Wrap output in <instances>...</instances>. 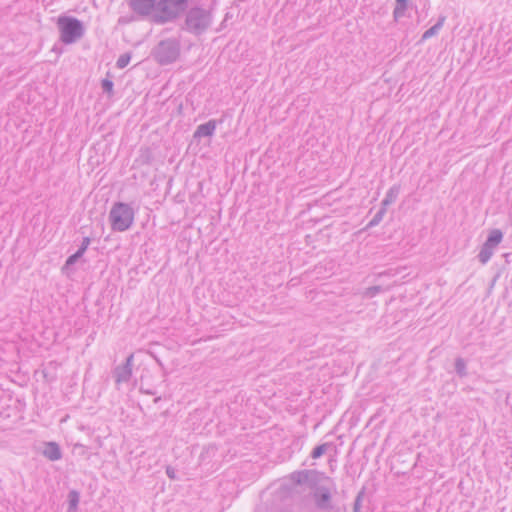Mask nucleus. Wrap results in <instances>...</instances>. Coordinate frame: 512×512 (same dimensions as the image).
<instances>
[{
    "instance_id": "8",
    "label": "nucleus",
    "mask_w": 512,
    "mask_h": 512,
    "mask_svg": "<svg viewBox=\"0 0 512 512\" xmlns=\"http://www.w3.org/2000/svg\"><path fill=\"white\" fill-rule=\"evenodd\" d=\"M315 505L318 509L327 510L331 508L332 494L328 487L319 486L313 494Z\"/></svg>"
},
{
    "instance_id": "21",
    "label": "nucleus",
    "mask_w": 512,
    "mask_h": 512,
    "mask_svg": "<svg viewBox=\"0 0 512 512\" xmlns=\"http://www.w3.org/2000/svg\"><path fill=\"white\" fill-rule=\"evenodd\" d=\"M73 453L80 456V457H83L85 459H89L90 458V454L88 453V448L86 446H84L83 444H80V443H76L74 444L73 446Z\"/></svg>"
},
{
    "instance_id": "15",
    "label": "nucleus",
    "mask_w": 512,
    "mask_h": 512,
    "mask_svg": "<svg viewBox=\"0 0 512 512\" xmlns=\"http://www.w3.org/2000/svg\"><path fill=\"white\" fill-rule=\"evenodd\" d=\"M502 238H503L502 232L498 229H494L488 235L485 243L495 249L499 245V243L502 241Z\"/></svg>"
},
{
    "instance_id": "10",
    "label": "nucleus",
    "mask_w": 512,
    "mask_h": 512,
    "mask_svg": "<svg viewBox=\"0 0 512 512\" xmlns=\"http://www.w3.org/2000/svg\"><path fill=\"white\" fill-rule=\"evenodd\" d=\"M216 130V121L215 120H209L206 123L200 124L194 134L193 137L195 139H200L202 137H211Z\"/></svg>"
},
{
    "instance_id": "3",
    "label": "nucleus",
    "mask_w": 512,
    "mask_h": 512,
    "mask_svg": "<svg viewBox=\"0 0 512 512\" xmlns=\"http://www.w3.org/2000/svg\"><path fill=\"white\" fill-rule=\"evenodd\" d=\"M180 53L181 44L177 38L163 39L151 51L154 60L162 66L176 62Z\"/></svg>"
},
{
    "instance_id": "4",
    "label": "nucleus",
    "mask_w": 512,
    "mask_h": 512,
    "mask_svg": "<svg viewBox=\"0 0 512 512\" xmlns=\"http://www.w3.org/2000/svg\"><path fill=\"white\" fill-rule=\"evenodd\" d=\"M188 0H159L153 21L157 24H165L178 18L186 11Z\"/></svg>"
},
{
    "instance_id": "16",
    "label": "nucleus",
    "mask_w": 512,
    "mask_h": 512,
    "mask_svg": "<svg viewBox=\"0 0 512 512\" xmlns=\"http://www.w3.org/2000/svg\"><path fill=\"white\" fill-rule=\"evenodd\" d=\"M80 501V494L76 490H71L68 494V509L67 512H76Z\"/></svg>"
},
{
    "instance_id": "25",
    "label": "nucleus",
    "mask_w": 512,
    "mask_h": 512,
    "mask_svg": "<svg viewBox=\"0 0 512 512\" xmlns=\"http://www.w3.org/2000/svg\"><path fill=\"white\" fill-rule=\"evenodd\" d=\"M101 87H102V90L104 93H107L108 95L113 94L114 84H113L112 80L107 79V78L103 79L101 81Z\"/></svg>"
},
{
    "instance_id": "20",
    "label": "nucleus",
    "mask_w": 512,
    "mask_h": 512,
    "mask_svg": "<svg viewBox=\"0 0 512 512\" xmlns=\"http://www.w3.org/2000/svg\"><path fill=\"white\" fill-rule=\"evenodd\" d=\"M330 445L331 443H323L321 445L316 446L311 452V457L313 459L320 458L322 455L326 453Z\"/></svg>"
},
{
    "instance_id": "30",
    "label": "nucleus",
    "mask_w": 512,
    "mask_h": 512,
    "mask_svg": "<svg viewBox=\"0 0 512 512\" xmlns=\"http://www.w3.org/2000/svg\"><path fill=\"white\" fill-rule=\"evenodd\" d=\"M74 254L78 259H80L83 256L84 252L82 251V249L78 248V250Z\"/></svg>"
},
{
    "instance_id": "14",
    "label": "nucleus",
    "mask_w": 512,
    "mask_h": 512,
    "mask_svg": "<svg viewBox=\"0 0 512 512\" xmlns=\"http://www.w3.org/2000/svg\"><path fill=\"white\" fill-rule=\"evenodd\" d=\"M315 475H310L308 477V481H307V484L309 485L310 488L312 489H315L318 486L319 482L322 481V480H330V478L328 476H326L323 472H320L318 470H312Z\"/></svg>"
},
{
    "instance_id": "29",
    "label": "nucleus",
    "mask_w": 512,
    "mask_h": 512,
    "mask_svg": "<svg viewBox=\"0 0 512 512\" xmlns=\"http://www.w3.org/2000/svg\"><path fill=\"white\" fill-rule=\"evenodd\" d=\"M360 499H361V494H359L356 497V500H355V503H354V508H353L354 512H359Z\"/></svg>"
},
{
    "instance_id": "19",
    "label": "nucleus",
    "mask_w": 512,
    "mask_h": 512,
    "mask_svg": "<svg viewBox=\"0 0 512 512\" xmlns=\"http://www.w3.org/2000/svg\"><path fill=\"white\" fill-rule=\"evenodd\" d=\"M387 209L383 206L376 212V214L373 216V218L369 221L367 228H371L374 226H377L383 219L384 215L386 214Z\"/></svg>"
},
{
    "instance_id": "7",
    "label": "nucleus",
    "mask_w": 512,
    "mask_h": 512,
    "mask_svg": "<svg viewBox=\"0 0 512 512\" xmlns=\"http://www.w3.org/2000/svg\"><path fill=\"white\" fill-rule=\"evenodd\" d=\"M157 0H129L128 4L132 11L139 16H150L156 13Z\"/></svg>"
},
{
    "instance_id": "12",
    "label": "nucleus",
    "mask_w": 512,
    "mask_h": 512,
    "mask_svg": "<svg viewBox=\"0 0 512 512\" xmlns=\"http://www.w3.org/2000/svg\"><path fill=\"white\" fill-rule=\"evenodd\" d=\"M310 475H315V473L312 470H301L293 472L290 478L295 484L303 485L307 484Z\"/></svg>"
},
{
    "instance_id": "11",
    "label": "nucleus",
    "mask_w": 512,
    "mask_h": 512,
    "mask_svg": "<svg viewBox=\"0 0 512 512\" xmlns=\"http://www.w3.org/2000/svg\"><path fill=\"white\" fill-rule=\"evenodd\" d=\"M400 193V186L399 185H393L386 193L384 199L381 202V206L387 207L394 203Z\"/></svg>"
},
{
    "instance_id": "26",
    "label": "nucleus",
    "mask_w": 512,
    "mask_h": 512,
    "mask_svg": "<svg viewBox=\"0 0 512 512\" xmlns=\"http://www.w3.org/2000/svg\"><path fill=\"white\" fill-rule=\"evenodd\" d=\"M90 243H91L90 237L89 236L84 237L79 249H82V251L85 253L88 246L90 245Z\"/></svg>"
},
{
    "instance_id": "23",
    "label": "nucleus",
    "mask_w": 512,
    "mask_h": 512,
    "mask_svg": "<svg viewBox=\"0 0 512 512\" xmlns=\"http://www.w3.org/2000/svg\"><path fill=\"white\" fill-rule=\"evenodd\" d=\"M131 60V54L130 53H124L119 56L116 62V67L119 69L125 68Z\"/></svg>"
},
{
    "instance_id": "27",
    "label": "nucleus",
    "mask_w": 512,
    "mask_h": 512,
    "mask_svg": "<svg viewBox=\"0 0 512 512\" xmlns=\"http://www.w3.org/2000/svg\"><path fill=\"white\" fill-rule=\"evenodd\" d=\"M166 475L172 479V480H175L177 477H176V471L173 467L171 466H167L166 467Z\"/></svg>"
},
{
    "instance_id": "17",
    "label": "nucleus",
    "mask_w": 512,
    "mask_h": 512,
    "mask_svg": "<svg viewBox=\"0 0 512 512\" xmlns=\"http://www.w3.org/2000/svg\"><path fill=\"white\" fill-rule=\"evenodd\" d=\"M494 253V248L487 245L485 242L481 247V250L478 254V259L482 264H486Z\"/></svg>"
},
{
    "instance_id": "5",
    "label": "nucleus",
    "mask_w": 512,
    "mask_h": 512,
    "mask_svg": "<svg viewBox=\"0 0 512 512\" xmlns=\"http://www.w3.org/2000/svg\"><path fill=\"white\" fill-rule=\"evenodd\" d=\"M60 40L64 44H73L84 35L83 23L71 16H60L57 21Z\"/></svg>"
},
{
    "instance_id": "28",
    "label": "nucleus",
    "mask_w": 512,
    "mask_h": 512,
    "mask_svg": "<svg viewBox=\"0 0 512 512\" xmlns=\"http://www.w3.org/2000/svg\"><path fill=\"white\" fill-rule=\"evenodd\" d=\"M78 261V258L76 257L75 254H72L70 255L66 262H65V267H68V266H71V265H74L76 262Z\"/></svg>"
},
{
    "instance_id": "18",
    "label": "nucleus",
    "mask_w": 512,
    "mask_h": 512,
    "mask_svg": "<svg viewBox=\"0 0 512 512\" xmlns=\"http://www.w3.org/2000/svg\"><path fill=\"white\" fill-rule=\"evenodd\" d=\"M408 0H396V6L393 11L395 19L404 16L405 10L407 9Z\"/></svg>"
},
{
    "instance_id": "13",
    "label": "nucleus",
    "mask_w": 512,
    "mask_h": 512,
    "mask_svg": "<svg viewBox=\"0 0 512 512\" xmlns=\"http://www.w3.org/2000/svg\"><path fill=\"white\" fill-rule=\"evenodd\" d=\"M444 21H445V17L439 18V20L432 27L427 29L422 34L421 41H425V40L435 36L436 34H438L439 30L442 28V26L444 24Z\"/></svg>"
},
{
    "instance_id": "22",
    "label": "nucleus",
    "mask_w": 512,
    "mask_h": 512,
    "mask_svg": "<svg viewBox=\"0 0 512 512\" xmlns=\"http://www.w3.org/2000/svg\"><path fill=\"white\" fill-rule=\"evenodd\" d=\"M455 371L460 377L467 375L466 363L463 358L459 357L455 360Z\"/></svg>"
},
{
    "instance_id": "2",
    "label": "nucleus",
    "mask_w": 512,
    "mask_h": 512,
    "mask_svg": "<svg viewBox=\"0 0 512 512\" xmlns=\"http://www.w3.org/2000/svg\"><path fill=\"white\" fill-rule=\"evenodd\" d=\"M135 211L130 204L115 202L109 212L111 229L117 232H124L131 228L134 223Z\"/></svg>"
},
{
    "instance_id": "1",
    "label": "nucleus",
    "mask_w": 512,
    "mask_h": 512,
    "mask_svg": "<svg viewBox=\"0 0 512 512\" xmlns=\"http://www.w3.org/2000/svg\"><path fill=\"white\" fill-rule=\"evenodd\" d=\"M213 16L210 10L201 6L191 7L186 11L182 30L193 35H201L211 26Z\"/></svg>"
},
{
    "instance_id": "24",
    "label": "nucleus",
    "mask_w": 512,
    "mask_h": 512,
    "mask_svg": "<svg viewBox=\"0 0 512 512\" xmlns=\"http://www.w3.org/2000/svg\"><path fill=\"white\" fill-rule=\"evenodd\" d=\"M382 291H383V288L380 285L371 286L365 290L364 296L373 298L374 296H376L377 294H379Z\"/></svg>"
},
{
    "instance_id": "6",
    "label": "nucleus",
    "mask_w": 512,
    "mask_h": 512,
    "mask_svg": "<svg viewBox=\"0 0 512 512\" xmlns=\"http://www.w3.org/2000/svg\"><path fill=\"white\" fill-rule=\"evenodd\" d=\"M134 355L130 354L122 365H118L113 370V377L116 384L127 383L132 377V367Z\"/></svg>"
},
{
    "instance_id": "9",
    "label": "nucleus",
    "mask_w": 512,
    "mask_h": 512,
    "mask_svg": "<svg viewBox=\"0 0 512 512\" xmlns=\"http://www.w3.org/2000/svg\"><path fill=\"white\" fill-rule=\"evenodd\" d=\"M42 454L50 461H58L62 458V450L60 445L54 441L44 443Z\"/></svg>"
}]
</instances>
